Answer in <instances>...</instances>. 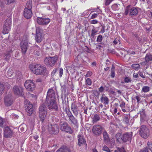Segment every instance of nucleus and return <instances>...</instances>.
I'll use <instances>...</instances> for the list:
<instances>
[{
  "label": "nucleus",
  "mask_w": 152,
  "mask_h": 152,
  "mask_svg": "<svg viewBox=\"0 0 152 152\" xmlns=\"http://www.w3.org/2000/svg\"><path fill=\"white\" fill-rule=\"evenodd\" d=\"M100 100L104 104L107 105L109 104V99L107 96H104V94H103L101 97Z\"/></svg>",
  "instance_id": "23"
},
{
  "label": "nucleus",
  "mask_w": 152,
  "mask_h": 152,
  "mask_svg": "<svg viewBox=\"0 0 152 152\" xmlns=\"http://www.w3.org/2000/svg\"><path fill=\"white\" fill-rule=\"evenodd\" d=\"M50 19L44 17H39L37 18V21L38 24L40 25H46L50 22Z\"/></svg>",
  "instance_id": "9"
},
{
  "label": "nucleus",
  "mask_w": 152,
  "mask_h": 152,
  "mask_svg": "<svg viewBox=\"0 0 152 152\" xmlns=\"http://www.w3.org/2000/svg\"><path fill=\"white\" fill-rule=\"evenodd\" d=\"M150 91V87L148 86H144L142 87L141 92L145 93L147 92Z\"/></svg>",
  "instance_id": "37"
},
{
  "label": "nucleus",
  "mask_w": 152,
  "mask_h": 152,
  "mask_svg": "<svg viewBox=\"0 0 152 152\" xmlns=\"http://www.w3.org/2000/svg\"><path fill=\"white\" fill-rule=\"evenodd\" d=\"M4 89V87L3 84L0 83V94H1L3 93Z\"/></svg>",
  "instance_id": "45"
},
{
  "label": "nucleus",
  "mask_w": 152,
  "mask_h": 152,
  "mask_svg": "<svg viewBox=\"0 0 152 152\" xmlns=\"http://www.w3.org/2000/svg\"><path fill=\"white\" fill-rule=\"evenodd\" d=\"M4 119L0 117V126L3 127L4 124Z\"/></svg>",
  "instance_id": "49"
},
{
  "label": "nucleus",
  "mask_w": 152,
  "mask_h": 152,
  "mask_svg": "<svg viewBox=\"0 0 152 152\" xmlns=\"http://www.w3.org/2000/svg\"><path fill=\"white\" fill-rule=\"evenodd\" d=\"M145 61L142 62V64H146L149 61H152V54L150 53H147L145 58Z\"/></svg>",
  "instance_id": "21"
},
{
  "label": "nucleus",
  "mask_w": 152,
  "mask_h": 152,
  "mask_svg": "<svg viewBox=\"0 0 152 152\" xmlns=\"http://www.w3.org/2000/svg\"><path fill=\"white\" fill-rule=\"evenodd\" d=\"M43 38L42 34H36L35 37V40L37 43L41 42Z\"/></svg>",
  "instance_id": "28"
},
{
  "label": "nucleus",
  "mask_w": 152,
  "mask_h": 152,
  "mask_svg": "<svg viewBox=\"0 0 152 152\" xmlns=\"http://www.w3.org/2000/svg\"><path fill=\"white\" fill-rule=\"evenodd\" d=\"M57 69H54L53 72H51V75H54L57 72Z\"/></svg>",
  "instance_id": "64"
},
{
  "label": "nucleus",
  "mask_w": 152,
  "mask_h": 152,
  "mask_svg": "<svg viewBox=\"0 0 152 152\" xmlns=\"http://www.w3.org/2000/svg\"><path fill=\"white\" fill-rule=\"evenodd\" d=\"M13 73V70L12 69H9L7 72V75L8 76L11 77Z\"/></svg>",
  "instance_id": "39"
},
{
  "label": "nucleus",
  "mask_w": 152,
  "mask_h": 152,
  "mask_svg": "<svg viewBox=\"0 0 152 152\" xmlns=\"http://www.w3.org/2000/svg\"><path fill=\"white\" fill-rule=\"evenodd\" d=\"M34 48L35 49L34 53L36 54L37 56H39L40 54L39 50H40V48L37 45H35L34 47Z\"/></svg>",
  "instance_id": "32"
},
{
  "label": "nucleus",
  "mask_w": 152,
  "mask_h": 152,
  "mask_svg": "<svg viewBox=\"0 0 152 152\" xmlns=\"http://www.w3.org/2000/svg\"><path fill=\"white\" fill-rule=\"evenodd\" d=\"M20 48L22 53L25 54L28 49V43L27 40H22L20 43Z\"/></svg>",
  "instance_id": "14"
},
{
  "label": "nucleus",
  "mask_w": 152,
  "mask_h": 152,
  "mask_svg": "<svg viewBox=\"0 0 152 152\" xmlns=\"http://www.w3.org/2000/svg\"><path fill=\"white\" fill-rule=\"evenodd\" d=\"M26 126L25 125H22L20 126L19 128L21 132H24L25 131Z\"/></svg>",
  "instance_id": "41"
},
{
  "label": "nucleus",
  "mask_w": 152,
  "mask_h": 152,
  "mask_svg": "<svg viewBox=\"0 0 152 152\" xmlns=\"http://www.w3.org/2000/svg\"><path fill=\"white\" fill-rule=\"evenodd\" d=\"M99 14V13H95L94 14H93L91 16V18L94 19L96 18Z\"/></svg>",
  "instance_id": "55"
},
{
  "label": "nucleus",
  "mask_w": 152,
  "mask_h": 152,
  "mask_svg": "<svg viewBox=\"0 0 152 152\" xmlns=\"http://www.w3.org/2000/svg\"><path fill=\"white\" fill-rule=\"evenodd\" d=\"M129 115H126L124 119V121L126 124H128L129 123Z\"/></svg>",
  "instance_id": "42"
},
{
  "label": "nucleus",
  "mask_w": 152,
  "mask_h": 152,
  "mask_svg": "<svg viewBox=\"0 0 152 152\" xmlns=\"http://www.w3.org/2000/svg\"><path fill=\"white\" fill-rule=\"evenodd\" d=\"M103 135L104 142L107 143H108L109 142V139L107 132L106 131H104L103 133Z\"/></svg>",
  "instance_id": "24"
},
{
  "label": "nucleus",
  "mask_w": 152,
  "mask_h": 152,
  "mask_svg": "<svg viewBox=\"0 0 152 152\" xmlns=\"http://www.w3.org/2000/svg\"><path fill=\"white\" fill-rule=\"evenodd\" d=\"M92 75V72L90 71H88L87 73L86 74V76L87 77L90 76Z\"/></svg>",
  "instance_id": "60"
},
{
  "label": "nucleus",
  "mask_w": 152,
  "mask_h": 152,
  "mask_svg": "<svg viewBox=\"0 0 152 152\" xmlns=\"http://www.w3.org/2000/svg\"><path fill=\"white\" fill-rule=\"evenodd\" d=\"M24 86L27 91H32L35 88L34 83L31 80H26L25 82Z\"/></svg>",
  "instance_id": "10"
},
{
  "label": "nucleus",
  "mask_w": 152,
  "mask_h": 152,
  "mask_svg": "<svg viewBox=\"0 0 152 152\" xmlns=\"http://www.w3.org/2000/svg\"><path fill=\"white\" fill-rule=\"evenodd\" d=\"M105 26H102V29L100 31V33H103L105 31Z\"/></svg>",
  "instance_id": "61"
},
{
  "label": "nucleus",
  "mask_w": 152,
  "mask_h": 152,
  "mask_svg": "<svg viewBox=\"0 0 152 152\" xmlns=\"http://www.w3.org/2000/svg\"><path fill=\"white\" fill-rule=\"evenodd\" d=\"M76 109H77V107L76 104L74 102L72 103L71 105V110H72Z\"/></svg>",
  "instance_id": "43"
},
{
  "label": "nucleus",
  "mask_w": 152,
  "mask_h": 152,
  "mask_svg": "<svg viewBox=\"0 0 152 152\" xmlns=\"http://www.w3.org/2000/svg\"><path fill=\"white\" fill-rule=\"evenodd\" d=\"M98 23V21L96 20H93L91 21V23L92 24H96Z\"/></svg>",
  "instance_id": "59"
},
{
  "label": "nucleus",
  "mask_w": 152,
  "mask_h": 152,
  "mask_svg": "<svg viewBox=\"0 0 152 152\" xmlns=\"http://www.w3.org/2000/svg\"><path fill=\"white\" fill-rule=\"evenodd\" d=\"M48 129L51 134H57L58 132V126L56 124L49 126Z\"/></svg>",
  "instance_id": "15"
},
{
  "label": "nucleus",
  "mask_w": 152,
  "mask_h": 152,
  "mask_svg": "<svg viewBox=\"0 0 152 152\" xmlns=\"http://www.w3.org/2000/svg\"><path fill=\"white\" fill-rule=\"evenodd\" d=\"M47 9L52 12H55L57 10V8L56 6L54 4H51L47 7Z\"/></svg>",
  "instance_id": "30"
},
{
  "label": "nucleus",
  "mask_w": 152,
  "mask_h": 152,
  "mask_svg": "<svg viewBox=\"0 0 152 152\" xmlns=\"http://www.w3.org/2000/svg\"><path fill=\"white\" fill-rule=\"evenodd\" d=\"M30 69L36 75H43L46 72V68L40 64H30L29 66Z\"/></svg>",
  "instance_id": "1"
},
{
  "label": "nucleus",
  "mask_w": 152,
  "mask_h": 152,
  "mask_svg": "<svg viewBox=\"0 0 152 152\" xmlns=\"http://www.w3.org/2000/svg\"><path fill=\"white\" fill-rule=\"evenodd\" d=\"M147 145L149 149L152 152V142H148Z\"/></svg>",
  "instance_id": "46"
},
{
  "label": "nucleus",
  "mask_w": 152,
  "mask_h": 152,
  "mask_svg": "<svg viewBox=\"0 0 152 152\" xmlns=\"http://www.w3.org/2000/svg\"><path fill=\"white\" fill-rule=\"evenodd\" d=\"M140 121L141 122H143L145 119V113L144 110H143L142 111H140Z\"/></svg>",
  "instance_id": "31"
},
{
  "label": "nucleus",
  "mask_w": 152,
  "mask_h": 152,
  "mask_svg": "<svg viewBox=\"0 0 152 152\" xmlns=\"http://www.w3.org/2000/svg\"><path fill=\"white\" fill-rule=\"evenodd\" d=\"M132 69L135 70H138L140 68V65L138 64H133L131 66Z\"/></svg>",
  "instance_id": "33"
},
{
  "label": "nucleus",
  "mask_w": 152,
  "mask_h": 152,
  "mask_svg": "<svg viewBox=\"0 0 152 152\" xmlns=\"http://www.w3.org/2000/svg\"><path fill=\"white\" fill-rule=\"evenodd\" d=\"M135 98L137 99V103H140V101L141 99L140 96H136L135 97Z\"/></svg>",
  "instance_id": "57"
},
{
  "label": "nucleus",
  "mask_w": 152,
  "mask_h": 152,
  "mask_svg": "<svg viewBox=\"0 0 152 152\" xmlns=\"http://www.w3.org/2000/svg\"><path fill=\"white\" fill-rule=\"evenodd\" d=\"M100 117L99 115L98 114H96L94 116L92 121L93 123L99 121L100 120Z\"/></svg>",
  "instance_id": "34"
},
{
  "label": "nucleus",
  "mask_w": 152,
  "mask_h": 152,
  "mask_svg": "<svg viewBox=\"0 0 152 152\" xmlns=\"http://www.w3.org/2000/svg\"><path fill=\"white\" fill-rule=\"evenodd\" d=\"M4 102L5 104L7 106L11 105L13 102V99L11 94H8L4 97Z\"/></svg>",
  "instance_id": "13"
},
{
  "label": "nucleus",
  "mask_w": 152,
  "mask_h": 152,
  "mask_svg": "<svg viewBox=\"0 0 152 152\" xmlns=\"http://www.w3.org/2000/svg\"><path fill=\"white\" fill-rule=\"evenodd\" d=\"M32 6V1L31 0H29L27 2L24 9L31 10Z\"/></svg>",
  "instance_id": "29"
},
{
  "label": "nucleus",
  "mask_w": 152,
  "mask_h": 152,
  "mask_svg": "<svg viewBox=\"0 0 152 152\" xmlns=\"http://www.w3.org/2000/svg\"><path fill=\"white\" fill-rule=\"evenodd\" d=\"M115 75V72L114 70L113 69V67L111 69V77L112 78H114Z\"/></svg>",
  "instance_id": "51"
},
{
  "label": "nucleus",
  "mask_w": 152,
  "mask_h": 152,
  "mask_svg": "<svg viewBox=\"0 0 152 152\" xmlns=\"http://www.w3.org/2000/svg\"><path fill=\"white\" fill-rule=\"evenodd\" d=\"M124 82H122L121 83H131L132 80H131L130 77H126L124 78Z\"/></svg>",
  "instance_id": "36"
},
{
  "label": "nucleus",
  "mask_w": 152,
  "mask_h": 152,
  "mask_svg": "<svg viewBox=\"0 0 152 152\" xmlns=\"http://www.w3.org/2000/svg\"><path fill=\"white\" fill-rule=\"evenodd\" d=\"M75 116L77 117L78 114V109L72 110Z\"/></svg>",
  "instance_id": "50"
},
{
  "label": "nucleus",
  "mask_w": 152,
  "mask_h": 152,
  "mask_svg": "<svg viewBox=\"0 0 152 152\" xmlns=\"http://www.w3.org/2000/svg\"><path fill=\"white\" fill-rule=\"evenodd\" d=\"M23 14L24 16L26 18H31L32 15L31 10L24 9Z\"/></svg>",
  "instance_id": "20"
},
{
  "label": "nucleus",
  "mask_w": 152,
  "mask_h": 152,
  "mask_svg": "<svg viewBox=\"0 0 152 152\" xmlns=\"http://www.w3.org/2000/svg\"><path fill=\"white\" fill-rule=\"evenodd\" d=\"M125 103L124 102H121L120 104V106L121 108H124L125 107Z\"/></svg>",
  "instance_id": "58"
},
{
  "label": "nucleus",
  "mask_w": 152,
  "mask_h": 152,
  "mask_svg": "<svg viewBox=\"0 0 152 152\" xmlns=\"http://www.w3.org/2000/svg\"><path fill=\"white\" fill-rule=\"evenodd\" d=\"M13 90L14 93L16 95L22 96L23 94V88L21 87L15 86Z\"/></svg>",
  "instance_id": "19"
},
{
  "label": "nucleus",
  "mask_w": 152,
  "mask_h": 152,
  "mask_svg": "<svg viewBox=\"0 0 152 152\" xmlns=\"http://www.w3.org/2000/svg\"><path fill=\"white\" fill-rule=\"evenodd\" d=\"M98 31L96 30L95 29L93 28L91 30V33L90 36V38L91 39L94 38L96 34Z\"/></svg>",
  "instance_id": "35"
},
{
  "label": "nucleus",
  "mask_w": 152,
  "mask_h": 152,
  "mask_svg": "<svg viewBox=\"0 0 152 152\" xmlns=\"http://www.w3.org/2000/svg\"><path fill=\"white\" fill-rule=\"evenodd\" d=\"M78 144L79 146L86 144V142L83 135L79 134L77 136Z\"/></svg>",
  "instance_id": "18"
},
{
  "label": "nucleus",
  "mask_w": 152,
  "mask_h": 152,
  "mask_svg": "<svg viewBox=\"0 0 152 152\" xmlns=\"http://www.w3.org/2000/svg\"><path fill=\"white\" fill-rule=\"evenodd\" d=\"M102 127L99 125H95L92 129L93 133L96 136H99L102 133Z\"/></svg>",
  "instance_id": "12"
},
{
  "label": "nucleus",
  "mask_w": 152,
  "mask_h": 152,
  "mask_svg": "<svg viewBox=\"0 0 152 152\" xmlns=\"http://www.w3.org/2000/svg\"><path fill=\"white\" fill-rule=\"evenodd\" d=\"M132 134V132H125L124 133L121 137L122 141L125 142L127 141L131 142Z\"/></svg>",
  "instance_id": "11"
},
{
  "label": "nucleus",
  "mask_w": 152,
  "mask_h": 152,
  "mask_svg": "<svg viewBox=\"0 0 152 152\" xmlns=\"http://www.w3.org/2000/svg\"><path fill=\"white\" fill-rule=\"evenodd\" d=\"M138 74L142 78H145V76L144 75H143V72L142 71H139L138 72Z\"/></svg>",
  "instance_id": "54"
},
{
  "label": "nucleus",
  "mask_w": 152,
  "mask_h": 152,
  "mask_svg": "<svg viewBox=\"0 0 152 152\" xmlns=\"http://www.w3.org/2000/svg\"><path fill=\"white\" fill-rule=\"evenodd\" d=\"M102 35L100 34L99 35L97 38L96 41L97 42H101L102 39Z\"/></svg>",
  "instance_id": "44"
},
{
  "label": "nucleus",
  "mask_w": 152,
  "mask_h": 152,
  "mask_svg": "<svg viewBox=\"0 0 152 152\" xmlns=\"http://www.w3.org/2000/svg\"><path fill=\"white\" fill-rule=\"evenodd\" d=\"M58 57L57 56L53 57L49 56L46 57L44 60L45 64L48 67H53L57 61Z\"/></svg>",
  "instance_id": "2"
},
{
  "label": "nucleus",
  "mask_w": 152,
  "mask_h": 152,
  "mask_svg": "<svg viewBox=\"0 0 152 152\" xmlns=\"http://www.w3.org/2000/svg\"><path fill=\"white\" fill-rule=\"evenodd\" d=\"M42 29L39 27H37L36 28V34H42Z\"/></svg>",
  "instance_id": "40"
},
{
  "label": "nucleus",
  "mask_w": 152,
  "mask_h": 152,
  "mask_svg": "<svg viewBox=\"0 0 152 152\" xmlns=\"http://www.w3.org/2000/svg\"><path fill=\"white\" fill-rule=\"evenodd\" d=\"M139 133L142 137L146 139L149 135V131L145 125H142L140 127Z\"/></svg>",
  "instance_id": "4"
},
{
  "label": "nucleus",
  "mask_w": 152,
  "mask_h": 152,
  "mask_svg": "<svg viewBox=\"0 0 152 152\" xmlns=\"http://www.w3.org/2000/svg\"><path fill=\"white\" fill-rule=\"evenodd\" d=\"M60 129L62 131L72 134L73 131L71 127L69 126L67 122L65 121H61L60 123Z\"/></svg>",
  "instance_id": "8"
},
{
  "label": "nucleus",
  "mask_w": 152,
  "mask_h": 152,
  "mask_svg": "<svg viewBox=\"0 0 152 152\" xmlns=\"http://www.w3.org/2000/svg\"><path fill=\"white\" fill-rule=\"evenodd\" d=\"M69 120L72 123L76 126L78 125V121L77 119L74 116H72L69 118Z\"/></svg>",
  "instance_id": "26"
},
{
  "label": "nucleus",
  "mask_w": 152,
  "mask_h": 152,
  "mask_svg": "<svg viewBox=\"0 0 152 152\" xmlns=\"http://www.w3.org/2000/svg\"><path fill=\"white\" fill-rule=\"evenodd\" d=\"M140 152H149V151L148 148L146 147L141 149L140 151Z\"/></svg>",
  "instance_id": "53"
},
{
  "label": "nucleus",
  "mask_w": 152,
  "mask_h": 152,
  "mask_svg": "<svg viewBox=\"0 0 152 152\" xmlns=\"http://www.w3.org/2000/svg\"><path fill=\"white\" fill-rule=\"evenodd\" d=\"M63 69L62 68H61L59 70V76L61 77L63 75Z\"/></svg>",
  "instance_id": "56"
},
{
  "label": "nucleus",
  "mask_w": 152,
  "mask_h": 152,
  "mask_svg": "<svg viewBox=\"0 0 152 152\" xmlns=\"http://www.w3.org/2000/svg\"><path fill=\"white\" fill-rule=\"evenodd\" d=\"M56 152H71V151L69 147L63 146L58 149Z\"/></svg>",
  "instance_id": "22"
},
{
  "label": "nucleus",
  "mask_w": 152,
  "mask_h": 152,
  "mask_svg": "<svg viewBox=\"0 0 152 152\" xmlns=\"http://www.w3.org/2000/svg\"><path fill=\"white\" fill-rule=\"evenodd\" d=\"M139 74L137 73H134L133 75V76L134 78H137L139 77Z\"/></svg>",
  "instance_id": "63"
},
{
  "label": "nucleus",
  "mask_w": 152,
  "mask_h": 152,
  "mask_svg": "<svg viewBox=\"0 0 152 152\" xmlns=\"http://www.w3.org/2000/svg\"><path fill=\"white\" fill-rule=\"evenodd\" d=\"M86 83L88 85L90 86L92 83L91 80L89 78H87L86 80Z\"/></svg>",
  "instance_id": "48"
},
{
  "label": "nucleus",
  "mask_w": 152,
  "mask_h": 152,
  "mask_svg": "<svg viewBox=\"0 0 152 152\" xmlns=\"http://www.w3.org/2000/svg\"><path fill=\"white\" fill-rule=\"evenodd\" d=\"M13 134L12 131L8 126L5 127L4 130V137L5 138L10 137Z\"/></svg>",
  "instance_id": "16"
},
{
  "label": "nucleus",
  "mask_w": 152,
  "mask_h": 152,
  "mask_svg": "<svg viewBox=\"0 0 152 152\" xmlns=\"http://www.w3.org/2000/svg\"><path fill=\"white\" fill-rule=\"evenodd\" d=\"M56 95L53 89L48 90L47 93L46 99H55Z\"/></svg>",
  "instance_id": "17"
},
{
  "label": "nucleus",
  "mask_w": 152,
  "mask_h": 152,
  "mask_svg": "<svg viewBox=\"0 0 152 152\" xmlns=\"http://www.w3.org/2000/svg\"><path fill=\"white\" fill-rule=\"evenodd\" d=\"M102 150L107 152H110V150L106 146L103 147Z\"/></svg>",
  "instance_id": "52"
},
{
  "label": "nucleus",
  "mask_w": 152,
  "mask_h": 152,
  "mask_svg": "<svg viewBox=\"0 0 152 152\" xmlns=\"http://www.w3.org/2000/svg\"><path fill=\"white\" fill-rule=\"evenodd\" d=\"M39 116L42 122H43L46 116L47 113L39 112Z\"/></svg>",
  "instance_id": "27"
},
{
  "label": "nucleus",
  "mask_w": 152,
  "mask_h": 152,
  "mask_svg": "<svg viewBox=\"0 0 152 152\" xmlns=\"http://www.w3.org/2000/svg\"><path fill=\"white\" fill-rule=\"evenodd\" d=\"M66 112L69 118L72 117V116H73L69 110L68 111L66 110Z\"/></svg>",
  "instance_id": "47"
},
{
  "label": "nucleus",
  "mask_w": 152,
  "mask_h": 152,
  "mask_svg": "<svg viewBox=\"0 0 152 152\" xmlns=\"http://www.w3.org/2000/svg\"><path fill=\"white\" fill-rule=\"evenodd\" d=\"M39 112L47 113V108L44 104H42L40 106L39 108Z\"/></svg>",
  "instance_id": "25"
},
{
  "label": "nucleus",
  "mask_w": 152,
  "mask_h": 152,
  "mask_svg": "<svg viewBox=\"0 0 152 152\" xmlns=\"http://www.w3.org/2000/svg\"><path fill=\"white\" fill-rule=\"evenodd\" d=\"M104 90V88L102 86H101L99 88V91L100 92H102Z\"/></svg>",
  "instance_id": "62"
},
{
  "label": "nucleus",
  "mask_w": 152,
  "mask_h": 152,
  "mask_svg": "<svg viewBox=\"0 0 152 152\" xmlns=\"http://www.w3.org/2000/svg\"><path fill=\"white\" fill-rule=\"evenodd\" d=\"M11 56V54L9 53H7L5 54L4 56V60L6 61H8L9 60L10 57Z\"/></svg>",
  "instance_id": "38"
},
{
  "label": "nucleus",
  "mask_w": 152,
  "mask_h": 152,
  "mask_svg": "<svg viewBox=\"0 0 152 152\" xmlns=\"http://www.w3.org/2000/svg\"><path fill=\"white\" fill-rule=\"evenodd\" d=\"M11 20L10 17L7 18L4 22L3 27V33L4 34H7L11 29Z\"/></svg>",
  "instance_id": "7"
},
{
  "label": "nucleus",
  "mask_w": 152,
  "mask_h": 152,
  "mask_svg": "<svg viewBox=\"0 0 152 152\" xmlns=\"http://www.w3.org/2000/svg\"><path fill=\"white\" fill-rule=\"evenodd\" d=\"M24 104L27 115L29 116H31L34 110L32 104L27 100H25Z\"/></svg>",
  "instance_id": "5"
},
{
  "label": "nucleus",
  "mask_w": 152,
  "mask_h": 152,
  "mask_svg": "<svg viewBox=\"0 0 152 152\" xmlns=\"http://www.w3.org/2000/svg\"><path fill=\"white\" fill-rule=\"evenodd\" d=\"M138 13L137 8L135 7H131L130 5L127 6L125 9L124 13L125 15H129V16L134 17Z\"/></svg>",
  "instance_id": "3"
},
{
  "label": "nucleus",
  "mask_w": 152,
  "mask_h": 152,
  "mask_svg": "<svg viewBox=\"0 0 152 152\" xmlns=\"http://www.w3.org/2000/svg\"><path fill=\"white\" fill-rule=\"evenodd\" d=\"M46 104L49 109H54L57 110L58 106L55 99H46Z\"/></svg>",
  "instance_id": "6"
}]
</instances>
